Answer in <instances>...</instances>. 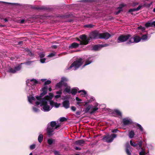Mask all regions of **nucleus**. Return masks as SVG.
Segmentation results:
<instances>
[{"label":"nucleus","mask_w":155,"mask_h":155,"mask_svg":"<svg viewBox=\"0 0 155 155\" xmlns=\"http://www.w3.org/2000/svg\"><path fill=\"white\" fill-rule=\"evenodd\" d=\"M141 8V6L139 5L137 8L130 9L129 11V12H131L135 11H138Z\"/></svg>","instance_id":"393cba45"},{"label":"nucleus","mask_w":155,"mask_h":155,"mask_svg":"<svg viewBox=\"0 0 155 155\" xmlns=\"http://www.w3.org/2000/svg\"><path fill=\"white\" fill-rule=\"evenodd\" d=\"M94 1V0H83L80 2L85 3H89L92 2Z\"/></svg>","instance_id":"72a5a7b5"},{"label":"nucleus","mask_w":155,"mask_h":155,"mask_svg":"<svg viewBox=\"0 0 155 155\" xmlns=\"http://www.w3.org/2000/svg\"><path fill=\"white\" fill-rule=\"evenodd\" d=\"M118 131V130L117 129L113 130H112L111 132L113 133H116Z\"/></svg>","instance_id":"603ef678"},{"label":"nucleus","mask_w":155,"mask_h":155,"mask_svg":"<svg viewBox=\"0 0 155 155\" xmlns=\"http://www.w3.org/2000/svg\"><path fill=\"white\" fill-rule=\"evenodd\" d=\"M26 82L27 85L29 87H29L30 89L34 88L35 86L38 83V81L35 79H28L27 80Z\"/></svg>","instance_id":"20e7f679"},{"label":"nucleus","mask_w":155,"mask_h":155,"mask_svg":"<svg viewBox=\"0 0 155 155\" xmlns=\"http://www.w3.org/2000/svg\"><path fill=\"white\" fill-rule=\"evenodd\" d=\"M82 59L79 58L74 61L68 68V70H75L77 69L82 64Z\"/></svg>","instance_id":"7ed1b4c3"},{"label":"nucleus","mask_w":155,"mask_h":155,"mask_svg":"<svg viewBox=\"0 0 155 155\" xmlns=\"http://www.w3.org/2000/svg\"><path fill=\"white\" fill-rule=\"evenodd\" d=\"M46 79H41V81H42V82H44L45 81H46Z\"/></svg>","instance_id":"774afa93"},{"label":"nucleus","mask_w":155,"mask_h":155,"mask_svg":"<svg viewBox=\"0 0 155 155\" xmlns=\"http://www.w3.org/2000/svg\"><path fill=\"white\" fill-rule=\"evenodd\" d=\"M32 61H28L25 63V64L27 65H29L31 64Z\"/></svg>","instance_id":"6e6d98bb"},{"label":"nucleus","mask_w":155,"mask_h":155,"mask_svg":"<svg viewBox=\"0 0 155 155\" xmlns=\"http://www.w3.org/2000/svg\"><path fill=\"white\" fill-rule=\"evenodd\" d=\"M131 35H122L118 37L117 40L118 43H121L125 42L127 40L130 39Z\"/></svg>","instance_id":"423d86ee"},{"label":"nucleus","mask_w":155,"mask_h":155,"mask_svg":"<svg viewBox=\"0 0 155 155\" xmlns=\"http://www.w3.org/2000/svg\"><path fill=\"white\" fill-rule=\"evenodd\" d=\"M27 52L28 53V54L30 56L32 57L34 55L33 54H32L31 51L29 50H27Z\"/></svg>","instance_id":"79ce46f5"},{"label":"nucleus","mask_w":155,"mask_h":155,"mask_svg":"<svg viewBox=\"0 0 155 155\" xmlns=\"http://www.w3.org/2000/svg\"><path fill=\"white\" fill-rule=\"evenodd\" d=\"M22 44V41H21L18 42V45H21Z\"/></svg>","instance_id":"338daca9"},{"label":"nucleus","mask_w":155,"mask_h":155,"mask_svg":"<svg viewBox=\"0 0 155 155\" xmlns=\"http://www.w3.org/2000/svg\"><path fill=\"white\" fill-rule=\"evenodd\" d=\"M121 11H122V9H119V10L117 12H116V14L117 15Z\"/></svg>","instance_id":"bf43d9fd"},{"label":"nucleus","mask_w":155,"mask_h":155,"mask_svg":"<svg viewBox=\"0 0 155 155\" xmlns=\"http://www.w3.org/2000/svg\"><path fill=\"white\" fill-rule=\"evenodd\" d=\"M79 89L77 87L71 88L70 87L68 86V95L71 94L73 96H74L77 92L78 91ZM70 97L68 95V99Z\"/></svg>","instance_id":"9d476101"},{"label":"nucleus","mask_w":155,"mask_h":155,"mask_svg":"<svg viewBox=\"0 0 155 155\" xmlns=\"http://www.w3.org/2000/svg\"><path fill=\"white\" fill-rule=\"evenodd\" d=\"M139 142H140V141L139 142H138L137 143H134V142H133L132 140H130V145L131 146H132L134 147H137L138 146H139V144H138Z\"/></svg>","instance_id":"7c9ffc66"},{"label":"nucleus","mask_w":155,"mask_h":155,"mask_svg":"<svg viewBox=\"0 0 155 155\" xmlns=\"http://www.w3.org/2000/svg\"><path fill=\"white\" fill-rule=\"evenodd\" d=\"M67 118L64 117H62L60 118V121L61 122H63L67 120Z\"/></svg>","instance_id":"ea45409f"},{"label":"nucleus","mask_w":155,"mask_h":155,"mask_svg":"<svg viewBox=\"0 0 155 155\" xmlns=\"http://www.w3.org/2000/svg\"><path fill=\"white\" fill-rule=\"evenodd\" d=\"M145 26L146 27H152L151 22H147L145 24Z\"/></svg>","instance_id":"c9c22d12"},{"label":"nucleus","mask_w":155,"mask_h":155,"mask_svg":"<svg viewBox=\"0 0 155 155\" xmlns=\"http://www.w3.org/2000/svg\"><path fill=\"white\" fill-rule=\"evenodd\" d=\"M35 144H32L30 146V149L31 150L34 149L35 148Z\"/></svg>","instance_id":"de8ad7c7"},{"label":"nucleus","mask_w":155,"mask_h":155,"mask_svg":"<svg viewBox=\"0 0 155 155\" xmlns=\"http://www.w3.org/2000/svg\"><path fill=\"white\" fill-rule=\"evenodd\" d=\"M126 151L127 154V155H131V153L130 151V150L131 147L129 143L126 144Z\"/></svg>","instance_id":"aec40b11"},{"label":"nucleus","mask_w":155,"mask_h":155,"mask_svg":"<svg viewBox=\"0 0 155 155\" xmlns=\"http://www.w3.org/2000/svg\"><path fill=\"white\" fill-rule=\"evenodd\" d=\"M45 87H48V89H47V91L48 90H49V91H50V92L51 91H52V89H51V87H48L47 86H45L44 87H43V88H42L41 90H42V92L41 93H42L43 92V89Z\"/></svg>","instance_id":"49530a36"},{"label":"nucleus","mask_w":155,"mask_h":155,"mask_svg":"<svg viewBox=\"0 0 155 155\" xmlns=\"http://www.w3.org/2000/svg\"><path fill=\"white\" fill-rule=\"evenodd\" d=\"M93 25L91 24L87 25H84V27L86 28H91L93 27Z\"/></svg>","instance_id":"c03bdc74"},{"label":"nucleus","mask_w":155,"mask_h":155,"mask_svg":"<svg viewBox=\"0 0 155 155\" xmlns=\"http://www.w3.org/2000/svg\"><path fill=\"white\" fill-rule=\"evenodd\" d=\"M111 36V35L108 32L101 33V39H108Z\"/></svg>","instance_id":"f3484780"},{"label":"nucleus","mask_w":155,"mask_h":155,"mask_svg":"<svg viewBox=\"0 0 155 155\" xmlns=\"http://www.w3.org/2000/svg\"><path fill=\"white\" fill-rule=\"evenodd\" d=\"M117 136V134H114L110 135H107L103 138V140H104L107 143H111L113 141L114 138L116 137Z\"/></svg>","instance_id":"0eeeda50"},{"label":"nucleus","mask_w":155,"mask_h":155,"mask_svg":"<svg viewBox=\"0 0 155 155\" xmlns=\"http://www.w3.org/2000/svg\"><path fill=\"white\" fill-rule=\"evenodd\" d=\"M54 152L55 155H60L59 152L57 151L54 150Z\"/></svg>","instance_id":"3c124183"},{"label":"nucleus","mask_w":155,"mask_h":155,"mask_svg":"<svg viewBox=\"0 0 155 155\" xmlns=\"http://www.w3.org/2000/svg\"><path fill=\"white\" fill-rule=\"evenodd\" d=\"M94 58L93 57L89 56H87L84 60L85 64L83 66V67L88 65L93 62Z\"/></svg>","instance_id":"9b49d317"},{"label":"nucleus","mask_w":155,"mask_h":155,"mask_svg":"<svg viewBox=\"0 0 155 155\" xmlns=\"http://www.w3.org/2000/svg\"><path fill=\"white\" fill-rule=\"evenodd\" d=\"M47 87L44 88L43 92L40 94L39 96H36V98L31 95L28 97V101L30 103L33 104L34 102L37 105L40 104L41 106H43L41 110L44 112L49 111L54 106L58 108L60 105V104L54 102L52 100L54 97V94L52 93H49L48 95L42 98L47 94Z\"/></svg>","instance_id":"f257e3e1"},{"label":"nucleus","mask_w":155,"mask_h":155,"mask_svg":"<svg viewBox=\"0 0 155 155\" xmlns=\"http://www.w3.org/2000/svg\"><path fill=\"white\" fill-rule=\"evenodd\" d=\"M56 94H57L58 95H55V98L57 99L60 97H61V95L62 94V91H57L56 92Z\"/></svg>","instance_id":"c85d7f7f"},{"label":"nucleus","mask_w":155,"mask_h":155,"mask_svg":"<svg viewBox=\"0 0 155 155\" xmlns=\"http://www.w3.org/2000/svg\"><path fill=\"white\" fill-rule=\"evenodd\" d=\"M78 92L81 93L80 95L83 97H84L87 94L86 91L84 90L78 91Z\"/></svg>","instance_id":"b1692460"},{"label":"nucleus","mask_w":155,"mask_h":155,"mask_svg":"<svg viewBox=\"0 0 155 155\" xmlns=\"http://www.w3.org/2000/svg\"><path fill=\"white\" fill-rule=\"evenodd\" d=\"M80 111H77L76 114L77 115H80Z\"/></svg>","instance_id":"69168bd1"},{"label":"nucleus","mask_w":155,"mask_h":155,"mask_svg":"<svg viewBox=\"0 0 155 155\" xmlns=\"http://www.w3.org/2000/svg\"><path fill=\"white\" fill-rule=\"evenodd\" d=\"M141 40L143 41H147L149 38L147 35H144L142 36L141 38Z\"/></svg>","instance_id":"a878e982"},{"label":"nucleus","mask_w":155,"mask_h":155,"mask_svg":"<svg viewBox=\"0 0 155 155\" xmlns=\"http://www.w3.org/2000/svg\"><path fill=\"white\" fill-rule=\"evenodd\" d=\"M99 104L97 103H95L94 104V106L92 107L90 113L92 114L94 113L97 110L99 107H98Z\"/></svg>","instance_id":"2eb2a0df"},{"label":"nucleus","mask_w":155,"mask_h":155,"mask_svg":"<svg viewBox=\"0 0 155 155\" xmlns=\"http://www.w3.org/2000/svg\"><path fill=\"white\" fill-rule=\"evenodd\" d=\"M75 149L76 150H81V148L80 147H75Z\"/></svg>","instance_id":"680f3d73"},{"label":"nucleus","mask_w":155,"mask_h":155,"mask_svg":"<svg viewBox=\"0 0 155 155\" xmlns=\"http://www.w3.org/2000/svg\"><path fill=\"white\" fill-rule=\"evenodd\" d=\"M21 69V66L18 65L14 68L9 67L7 70V72L11 73H15L19 71Z\"/></svg>","instance_id":"6e6552de"},{"label":"nucleus","mask_w":155,"mask_h":155,"mask_svg":"<svg viewBox=\"0 0 155 155\" xmlns=\"http://www.w3.org/2000/svg\"><path fill=\"white\" fill-rule=\"evenodd\" d=\"M60 126V124L57 123L54 121H52L49 123L47 125V130L48 135L50 136L53 135L54 130L59 129Z\"/></svg>","instance_id":"f03ea898"},{"label":"nucleus","mask_w":155,"mask_h":155,"mask_svg":"<svg viewBox=\"0 0 155 155\" xmlns=\"http://www.w3.org/2000/svg\"><path fill=\"white\" fill-rule=\"evenodd\" d=\"M62 85V83L60 82L57 83L56 85V87L58 88H60Z\"/></svg>","instance_id":"58836bf2"},{"label":"nucleus","mask_w":155,"mask_h":155,"mask_svg":"<svg viewBox=\"0 0 155 155\" xmlns=\"http://www.w3.org/2000/svg\"><path fill=\"white\" fill-rule=\"evenodd\" d=\"M134 135L135 133L134 131L132 130L130 132L129 134V137L130 138H132L134 137Z\"/></svg>","instance_id":"bb28decb"},{"label":"nucleus","mask_w":155,"mask_h":155,"mask_svg":"<svg viewBox=\"0 0 155 155\" xmlns=\"http://www.w3.org/2000/svg\"><path fill=\"white\" fill-rule=\"evenodd\" d=\"M37 9L40 10H47L48 8L45 6H42L40 7L37 8Z\"/></svg>","instance_id":"473e14b6"},{"label":"nucleus","mask_w":155,"mask_h":155,"mask_svg":"<svg viewBox=\"0 0 155 155\" xmlns=\"http://www.w3.org/2000/svg\"><path fill=\"white\" fill-rule=\"evenodd\" d=\"M25 21V20L24 19H22V20H21L20 22V23H21V24H23L24 23Z\"/></svg>","instance_id":"e2e57ef3"},{"label":"nucleus","mask_w":155,"mask_h":155,"mask_svg":"<svg viewBox=\"0 0 155 155\" xmlns=\"http://www.w3.org/2000/svg\"><path fill=\"white\" fill-rule=\"evenodd\" d=\"M126 5L125 4H121L119 5V6L118 7V9H122V8L123 7H124L126 6Z\"/></svg>","instance_id":"f704fd0d"},{"label":"nucleus","mask_w":155,"mask_h":155,"mask_svg":"<svg viewBox=\"0 0 155 155\" xmlns=\"http://www.w3.org/2000/svg\"><path fill=\"white\" fill-rule=\"evenodd\" d=\"M43 139V135L41 134H40L38 138V142L41 143Z\"/></svg>","instance_id":"c756f323"},{"label":"nucleus","mask_w":155,"mask_h":155,"mask_svg":"<svg viewBox=\"0 0 155 155\" xmlns=\"http://www.w3.org/2000/svg\"><path fill=\"white\" fill-rule=\"evenodd\" d=\"M85 143L84 141L83 140H78L76 142V144L77 145L83 146Z\"/></svg>","instance_id":"412c9836"},{"label":"nucleus","mask_w":155,"mask_h":155,"mask_svg":"<svg viewBox=\"0 0 155 155\" xmlns=\"http://www.w3.org/2000/svg\"><path fill=\"white\" fill-rule=\"evenodd\" d=\"M56 53H51L49 54L48 56V57H52L53 56H55L56 55Z\"/></svg>","instance_id":"37998d69"},{"label":"nucleus","mask_w":155,"mask_h":155,"mask_svg":"<svg viewBox=\"0 0 155 155\" xmlns=\"http://www.w3.org/2000/svg\"><path fill=\"white\" fill-rule=\"evenodd\" d=\"M138 28L139 29H141L143 31H144L145 29V27L141 26L138 27Z\"/></svg>","instance_id":"a18cd8bd"},{"label":"nucleus","mask_w":155,"mask_h":155,"mask_svg":"<svg viewBox=\"0 0 155 155\" xmlns=\"http://www.w3.org/2000/svg\"><path fill=\"white\" fill-rule=\"evenodd\" d=\"M0 3H8L9 4H12V3H7L5 2H0Z\"/></svg>","instance_id":"0e129e2a"},{"label":"nucleus","mask_w":155,"mask_h":155,"mask_svg":"<svg viewBox=\"0 0 155 155\" xmlns=\"http://www.w3.org/2000/svg\"><path fill=\"white\" fill-rule=\"evenodd\" d=\"M63 101L62 104L63 106L65 108L67 109L68 108V96L66 95L65 96H63L62 98Z\"/></svg>","instance_id":"4468645a"},{"label":"nucleus","mask_w":155,"mask_h":155,"mask_svg":"<svg viewBox=\"0 0 155 155\" xmlns=\"http://www.w3.org/2000/svg\"><path fill=\"white\" fill-rule=\"evenodd\" d=\"M94 98L93 97H91L90 100L88 101V103L91 102L94 100Z\"/></svg>","instance_id":"5fc2aeb1"},{"label":"nucleus","mask_w":155,"mask_h":155,"mask_svg":"<svg viewBox=\"0 0 155 155\" xmlns=\"http://www.w3.org/2000/svg\"><path fill=\"white\" fill-rule=\"evenodd\" d=\"M143 142L142 141H140L138 143L139 147H137V149H140L141 151L139 152V155H146L147 153H146L144 149L142 147Z\"/></svg>","instance_id":"ddd939ff"},{"label":"nucleus","mask_w":155,"mask_h":155,"mask_svg":"<svg viewBox=\"0 0 155 155\" xmlns=\"http://www.w3.org/2000/svg\"><path fill=\"white\" fill-rule=\"evenodd\" d=\"M39 56L41 58L40 61L41 63H44L45 62L46 59L43 58L45 56V54L44 52H41L39 54Z\"/></svg>","instance_id":"6ab92c4d"},{"label":"nucleus","mask_w":155,"mask_h":155,"mask_svg":"<svg viewBox=\"0 0 155 155\" xmlns=\"http://www.w3.org/2000/svg\"><path fill=\"white\" fill-rule=\"evenodd\" d=\"M80 38L81 40V41L80 42V44L81 45H87L90 40L89 38H87L86 36L84 35H81Z\"/></svg>","instance_id":"1a4fd4ad"},{"label":"nucleus","mask_w":155,"mask_h":155,"mask_svg":"<svg viewBox=\"0 0 155 155\" xmlns=\"http://www.w3.org/2000/svg\"><path fill=\"white\" fill-rule=\"evenodd\" d=\"M52 48L54 49L57 48V46L56 45H54L52 46Z\"/></svg>","instance_id":"13d9d810"},{"label":"nucleus","mask_w":155,"mask_h":155,"mask_svg":"<svg viewBox=\"0 0 155 155\" xmlns=\"http://www.w3.org/2000/svg\"><path fill=\"white\" fill-rule=\"evenodd\" d=\"M123 124L124 125H128L131 124L132 121L130 119H129L128 118H125L123 119Z\"/></svg>","instance_id":"a211bd4d"},{"label":"nucleus","mask_w":155,"mask_h":155,"mask_svg":"<svg viewBox=\"0 0 155 155\" xmlns=\"http://www.w3.org/2000/svg\"><path fill=\"white\" fill-rule=\"evenodd\" d=\"M114 112L117 115H118L119 116L121 117V113L119 110L118 109H115L114 110Z\"/></svg>","instance_id":"cd10ccee"},{"label":"nucleus","mask_w":155,"mask_h":155,"mask_svg":"<svg viewBox=\"0 0 155 155\" xmlns=\"http://www.w3.org/2000/svg\"><path fill=\"white\" fill-rule=\"evenodd\" d=\"M33 111L35 113L38 112L39 111V110L38 108L35 107H33Z\"/></svg>","instance_id":"4c0bfd02"},{"label":"nucleus","mask_w":155,"mask_h":155,"mask_svg":"<svg viewBox=\"0 0 155 155\" xmlns=\"http://www.w3.org/2000/svg\"><path fill=\"white\" fill-rule=\"evenodd\" d=\"M53 142V140L52 139H48V143L49 145L52 144Z\"/></svg>","instance_id":"a19ab883"},{"label":"nucleus","mask_w":155,"mask_h":155,"mask_svg":"<svg viewBox=\"0 0 155 155\" xmlns=\"http://www.w3.org/2000/svg\"><path fill=\"white\" fill-rule=\"evenodd\" d=\"M79 46V44L76 43H73L68 47L69 48H75Z\"/></svg>","instance_id":"5701e85b"},{"label":"nucleus","mask_w":155,"mask_h":155,"mask_svg":"<svg viewBox=\"0 0 155 155\" xmlns=\"http://www.w3.org/2000/svg\"><path fill=\"white\" fill-rule=\"evenodd\" d=\"M63 92L65 94H67L68 93V87H67L66 88Z\"/></svg>","instance_id":"8fccbe9b"},{"label":"nucleus","mask_w":155,"mask_h":155,"mask_svg":"<svg viewBox=\"0 0 155 155\" xmlns=\"http://www.w3.org/2000/svg\"><path fill=\"white\" fill-rule=\"evenodd\" d=\"M65 80V78H62L61 79V82L62 83Z\"/></svg>","instance_id":"052dcab7"},{"label":"nucleus","mask_w":155,"mask_h":155,"mask_svg":"<svg viewBox=\"0 0 155 155\" xmlns=\"http://www.w3.org/2000/svg\"><path fill=\"white\" fill-rule=\"evenodd\" d=\"M90 38L91 39H97L101 38V33H99L97 31L92 32L90 35Z\"/></svg>","instance_id":"f8f14e48"},{"label":"nucleus","mask_w":155,"mask_h":155,"mask_svg":"<svg viewBox=\"0 0 155 155\" xmlns=\"http://www.w3.org/2000/svg\"><path fill=\"white\" fill-rule=\"evenodd\" d=\"M135 125L138 127V129H139L140 131L142 133H143L144 132L143 128L142 127V126L139 124L136 123L135 124Z\"/></svg>","instance_id":"4be33fe9"},{"label":"nucleus","mask_w":155,"mask_h":155,"mask_svg":"<svg viewBox=\"0 0 155 155\" xmlns=\"http://www.w3.org/2000/svg\"><path fill=\"white\" fill-rule=\"evenodd\" d=\"M141 40V37L140 36L134 35L132 37H130V39L127 42V44L130 45L132 43H137L139 42Z\"/></svg>","instance_id":"39448f33"},{"label":"nucleus","mask_w":155,"mask_h":155,"mask_svg":"<svg viewBox=\"0 0 155 155\" xmlns=\"http://www.w3.org/2000/svg\"><path fill=\"white\" fill-rule=\"evenodd\" d=\"M75 99L76 101H78L77 103L79 105L81 103V102L82 101V100L81 99L79 98L78 97H76Z\"/></svg>","instance_id":"e433bc0d"},{"label":"nucleus","mask_w":155,"mask_h":155,"mask_svg":"<svg viewBox=\"0 0 155 155\" xmlns=\"http://www.w3.org/2000/svg\"><path fill=\"white\" fill-rule=\"evenodd\" d=\"M71 108V110L73 111H75L76 110V108L74 106H72Z\"/></svg>","instance_id":"864d4df0"},{"label":"nucleus","mask_w":155,"mask_h":155,"mask_svg":"<svg viewBox=\"0 0 155 155\" xmlns=\"http://www.w3.org/2000/svg\"><path fill=\"white\" fill-rule=\"evenodd\" d=\"M51 82V81L50 80H47V81H46L45 83H44V85H46L47 84H50Z\"/></svg>","instance_id":"09e8293b"},{"label":"nucleus","mask_w":155,"mask_h":155,"mask_svg":"<svg viewBox=\"0 0 155 155\" xmlns=\"http://www.w3.org/2000/svg\"><path fill=\"white\" fill-rule=\"evenodd\" d=\"M152 27H155V21L151 22Z\"/></svg>","instance_id":"4d7b16f0"},{"label":"nucleus","mask_w":155,"mask_h":155,"mask_svg":"<svg viewBox=\"0 0 155 155\" xmlns=\"http://www.w3.org/2000/svg\"><path fill=\"white\" fill-rule=\"evenodd\" d=\"M92 106H88L84 110V112L85 113H87L88 112L89 110L91 109Z\"/></svg>","instance_id":"2f4dec72"},{"label":"nucleus","mask_w":155,"mask_h":155,"mask_svg":"<svg viewBox=\"0 0 155 155\" xmlns=\"http://www.w3.org/2000/svg\"><path fill=\"white\" fill-rule=\"evenodd\" d=\"M108 44L99 45H95L93 47V49L95 51L99 50L101 48L108 46Z\"/></svg>","instance_id":"dca6fc26"}]
</instances>
